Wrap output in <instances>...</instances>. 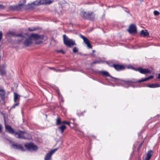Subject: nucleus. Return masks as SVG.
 Listing matches in <instances>:
<instances>
[{
	"label": "nucleus",
	"mask_w": 160,
	"mask_h": 160,
	"mask_svg": "<svg viewBox=\"0 0 160 160\" xmlns=\"http://www.w3.org/2000/svg\"><path fill=\"white\" fill-rule=\"evenodd\" d=\"M153 77V76H150L149 77L145 78L144 79H142L141 80H140L138 81L135 79L132 78L131 79L128 80H123L122 81L125 84L128 85V87H131L133 88L137 87L136 85H135V84L138 82H141L145 81L148 80L152 78Z\"/></svg>",
	"instance_id": "1"
},
{
	"label": "nucleus",
	"mask_w": 160,
	"mask_h": 160,
	"mask_svg": "<svg viewBox=\"0 0 160 160\" xmlns=\"http://www.w3.org/2000/svg\"><path fill=\"white\" fill-rule=\"evenodd\" d=\"M80 14L83 19L90 21H93L95 18V14L91 11L86 12L83 10L81 12Z\"/></svg>",
	"instance_id": "2"
},
{
	"label": "nucleus",
	"mask_w": 160,
	"mask_h": 160,
	"mask_svg": "<svg viewBox=\"0 0 160 160\" xmlns=\"http://www.w3.org/2000/svg\"><path fill=\"white\" fill-rule=\"evenodd\" d=\"M63 42L66 46L69 47H71L76 45L75 41L66 37V35H63Z\"/></svg>",
	"instance_id": "3"
},
{
	"label": "nucleus",
	"mask_w": 160,
	"mask_h": 160,
	"mask_svg": "<svg viewBox=\"0 0 160 160\" xmlns=\"http://www.w3.org/2000/svg\"><path fill=\"white\" fill-rule=\"evenodd\" d=\"M24 146L27 149L30 151H37L38 149V146L32 142L25 143Z\"/></svg>",
	"instance_id": "4"
},
{
	"label": "nucleus",
	"mask_w": 160,
	"mask_h": 160,
	"mask_svg": "<svg viewBox=\"0 0 160 160\" xmlns=\"http://www.w3.org/2000/svg\"><path fill=\"white\" fill-rule=\"evenodd\" d=\"M27 134V133L26 132L18 130V131L15 132L14 135L17 138L25 139L27 138L26 137Z\"/></svg>",
	"instance_id": "5"
},
{
	"label": "nucleus",
	"mask_w": 160,
	"mask_h": 160,
	"mask_svg": "<svg viewBox=\"0 0 160 160\" xmlns=\"http://www.w3.org/2000/svg\"><path fill=\"white\" fill-rule=\"evenodd\" d=\"M110 67L113 68L116 71H120L124 70L126 68L125 66L119 64H113L109 65Z\"/></svg>",
	"instance_id": "6"
},
{
	"label": "nucleus",
	"mask_w": 160,
	"mask_h": 160,
	"mask_svg": "<svg viewBox=\"0 0 160 160\" xmlns=\"http://www.w3.org/2000/svg\"><path fill=\"white\" fill-rule=\"evenodd\" d=\"M133 69L136 71H138L139 72L142 74L150 73H151V71L148 69L142 68L139 67L137 68H134Z\"/></svg>",
	"instance_id": "7"
},
{
	"label": "nucleus",
	"mask_w": 160,
	"mask_h": 160,
	"mask_svg": "<svg viewBox=\"0 0 160 160\" xmlns=\"http://www.w3.org/2000/svg\"><path fill=\"white\" fill-rule=\"evenodd\" d=\"M23 4H20L16 6H11L9 7V9L12 11H19L23 8Z\"/></svg>",
	"instance_id": "8"
},
{
	"label": "nucleus",
	"mask_w": 160,
	"mask_h": 160,
	"mask_svg": "<svg viewBox=\"0 0 160 160\" xmlns=\"http://www.w3.org/2000/svg\"><path fill=\"white\" fill-rule=\"evenodd\" d=\"M99 73H101L102 75L106 77L108 76L114 79V80H113V81L114 82L119 81V79L118 78H117L112 77L109 74L108 72L106 71H100L99 72Z\"/></svg>",
	"instance_id": "9"
},
{
	"label": "nucleus",
	"mask_w": 160,
	"mask_h": 160,
	"mask_svg": "<svg viewBox=\"0 0 160 160\" xmlns=\"http://www.w3.org/2000/svg\"><path fill=\"white\" fill-rule=\"evenodd\" d=\"M12 148L15 149L20 150L22 151H25V150L24 149L22 145L18 144V143H12Z\"/></svg>",
	"instance_id": "10"
},
{
	"label": "nucleus",
	"mask_w": 160,
	"mask_h": 160,
	"mask_svg": "<svg viewBox=\"0 0 160 160\" xmlns=\"http://www.w3.org/2000/svg\"><path fill=\"white\" fill-rule=\"evenodd\" d=\"M130 33H136L137 32V28L135 25L134 24H131L128 30Z\"/></svg>",
	"instance_id": "11"
},
{
	"label": "nucleus",
	"mask_w": 160,
	"mask_h": 160,
	"mask_svg": "<svg viewBox=\"0 0 160 160\" xmlns=\"http://www.w3.org/2000/svg\"><path fill=\"white\" fill-rule=\"evenodd\" d=\"M80 37L83 39L84 42L89 48L91 49L92 48V47L90 43V41L88 38L82 35H80Z\"/></svg>",
	"instance_id": "12"
},
{
	"label": "nucleus",
	"mask_w": 160,
	"mask_h": 160,
	"mask_svg": "<svg viewBox=\"0 0 160 160\" xmlns=\"http://www.w3.org/2000/svg\"><path fill=\"white\" fill-rule=\"evenodd\" d=\"M5 129L6 132L11 134H14L15 132L14 129L12 128L11 126L9 125H6Z\"/></svg>",
	"instance_id": "13"
},
{
	"label": "nucleus",
	"mask_w": 160,
	"mask_h": 160,
	"mask_svg": "<svg viewBox=\"0 0 160 160\" xmlns=\"http://www.w3.org/2000/svg\"><path fill=\"white\" fill-rule=\"evenodd\" d=\"M32 43V40L31 38L26 39L23 42V44L26 47L29 46Z\"/></svg>",
	"instance_id": "14"
},
{
	"label": "nucleus",
	"mask_w": 160,
	"mask_h": 160,
	"mask_svg": "<svg viewBox=\"0 0 160 160\" xmlns=\"http://www.w3.org/2000/svg\"><path fill=\"white\" fill-rule=\"evenodd\" d=\"M31 37L33 38V39L36 40L39 39H43L44 38L43 35H40L37 34H32L31 35Z\"/></svg>",
	"instance_id": "15"
},
{
	"label": "nucleus",
	"mask_w": 160,
	"mask_h": 160,
	"mask_svg": "<svg viewBox=\"0 0 160 160\" xmlns=\"http://www.w3.org/2000/svg\"><path fill=\"white\" fill-rule=\"evenodd\" d=\"M140 35L143 37H149V34L148 30L146 29L142 30L140 32Z\"/></svg>",
	"instance_id": "16"
},
{
	"label": "nucleus",
	"mask_w": 160,
	"mask_h": 160,
	"mask_svg": "<svg viewBox=\"0 0 160 160\" xmlns=\"http://www.w3.org/2000/svg\"><path fill=\"white\" fill-rule=\"evenodd\" d=\"M37 1L34 2L32 3L28 4L27 5V8L28 9H32L35 8V6H37Z\"/></svg>",
	"instance_id": "17"
},
{
	"label": "nucleus",
	"mask_w": 160,
	"mask_h": 160,
	"mask_svg": "<svg viewBox=\"0 0 160 160\" xmlns=\"http://www.w3.org/2000/svg\"><path fill=\"white\" fill-rule=\"evenodd\" d=\"M6 92L3 89H0V98L1 99L4 100L5 98Z\"/></svg>",
	"instance_id": "18"
},
{
	"label": "nucleus",
	"mask_w": 160,
	"mask_h": 160,
	"mask_svg": "<svg viewBox=\"0 0 160 160\" xmlns=\"http://www.w3.org/2000/svg\"><path fill=\"white\" fill-rule=\"evenodd\" d=\"M52 155L50 152L47 153L44 157V160H51Z\"/></svg>",
	"instance_id": "19"
},
{
	"label": "nucleus",
	"mask_w": 160,
	"mask_h": 160,
	"mask_svg": "<svg viewBox=\"0 0 160 160\" xmlns=\"http://www.w3.org/2000/svg\"><path fill=\"white\" fill-rule=\"evenodd\" d=\"M66 127L65 125H62L58 128V130L62 134L63 133L64 130L66 129Z\"/></svg>",
	"instance_id": "20"
},
{
	"label": "nucleus",
	"mask_w": 160,
	"mask_h": 160,
	"mask_svg": "<svg viewBox=\"0 0 160 160\" xmlns=\"http://www.w3.org/2000/svg\"><path fill=\"white\" fill-rule=\"evenodd\" d=\"M153 153V151L152 150H150L148 151L146 154V156L151 159Z\"/></svg>",
	"instance_id": "21"
},
{
	"label": "nucleus",
	"mask_w": 160,
	"mask_h": 160,
	"mask_svg": "<svg viewBox=\"0 0 160 160\" xmlns=\"http://www.w3.org/2000/svg\"><path fill=\"white\" fill-rule=\"evenodd\" d=\"M148 86L150 88H155L160 87V85L158 83L156 84H149L148 85Z\"/></svg>",
	"instance_id": "22"
},
{
	"label": "nucleus",
	"mask_w": 160,
	"mask_h": 160,
	"mask_svg": "<svg viewBox=\"0 0 160 160\" xmlns=\"http://www.w3.org/2000/svg\"><path fill=\"white\" fill-rule=\"evenodd\" d=\"M37 1V6H39L42 4H45V0H39V1Z\"/></svg>",
	"instance_id": "23"
},
{
	"label": "nucleus",
	"mask_w": 160,
	"mask_h": 160,
	"mask_svg": "<svg viewBox=\"0 0 160 160\" xmlns=\"http://www.w3.org/2000/svg\"><path fill=\"white\" fill-rule=\"evenodd\" d=\"M17 37H20V38L18 39V41L19 42H21L25 38V37L22 35L21 34H18L16 35Z\"/></svg>",
	"instance_id": "24"
},
{
	"label": "nucleus",
	"mask_w": 160,
	"mask_h": 160,
	"mask_svg": "<svg viewBox=\"0 0 160 160\" xmlns=\"http://www.w3.org/2000/svg\"><path fill=\"white\" fill-rule=\"evenodd\" d=\"M56 124L57 125H59L60 124H62V121H61V119L59 117H58L56 119Z\"/></svg>",
	"instance_id": "25"
},
{
	"label": "nucleus",
	"mask_w": 160,
	"mask_h": 160,
	"mask_svg": "<svg viewBox=\"0 0 160 160\" xmlns=\"http://www.w3.org/2000/svg\"><path fill=\"white\" fill-rule=\"evenodd\" d=\"M6 72L4 68L0 69V75L3 76L6 75Z\"/></svg>",
	"instance_id": "26"
},
{
	"label": "nucleus",
	"mask_w": 160,
	"mask_h": 160,
	"mask_svg": "<svg viewBox=\"0 0 160 160\" xmlns=\"http://www.w3.org/2000/svg\"><path fill=\"white\" fill-rule=\"evenodd\" d=\"M18 99H19V97L18 94L14 93V102H16Z\"/></svg>",
	"instance_id": "27"
},
{
	"label": "nucleus",
	"mask_w": 160,
	"mask_h": 160,
	"mask_svg": "<svg viewBox=\"0 0 160 160\" xmlns=\"http://www.w3.org/2000/svg\"><path fill=\"white\" fill-rule=\"evenodd\" d=\"M45 4H50L52 3L53 2V0H45Z\"/></svg>",
	"instance_id": "28"
},
{
	"label": "nucleus",
	"mask_w": 160,
	"mask_h": 160,
	"mask_svg": "<svg viewBox=\"0 0 160 160\" xmlns=\"http://www.w3.org/2000/svg\"><path fill=\"white\" fill-rule=\"evenodd\" d=\"M153 13L154 15L156 16H158L160 14V12H159L156 10H155L154 11Z\"/></svg>",
	"instance_id": "29"
},
{
	"label": "nucleus",
	"mask_w": 160,
	"mask_h": 160,
	"mask_svg": "<svg viewBox=\"0 0 160 160\" xmlns=\"http://www.w3.org/2000/svg\"><path fill=\"white\" fill-rule=\"evenodd\" d=\"M62 124H68L69 126H70V122H67L65 121H62Z\"/></svg>",
	"instance_id": "30"
},
{
	"label": "nucleus",
	"mask_w": 160,
	"mask_h": 160,
	"mask_svg": "<svg viewBox=\"0 0 160 160\" xmlns=\"http://www.w3.org/2000/svg\"><path fill=\"white\" fill-rule=\"evenodd\" d=\"M58 148H55L54 149L51 150V151H50V152L52 154H53L58 150Z\"/></svg>",
	"instance_id": "31"
},
{
	"label": "nucleus",
	"mask_w": 160,
	"mask_h": 160,
	"mask_svg": "<svg viewBox=\"0 0 160 160\" xmlns=\"http://www.w3.org/2000/svg\"><path fill=\"white\" fill-rule=\"evenodd\" d=\"M78 49L76 47H74L73 49V52L74 53H76V52H78Z\"/></svg>",
	"instance_id": "32"
},
{
	"label": "nucleus",
	"mask_w": 160,
	"mask_h": 160,
	"mask_svg": "<svg viewBox=\"0 0 160 160\" xmlns=\"http://www.w3.org/2000/svg\"><path fill=\"white\" fill-rule=\"evenodd\" d=\"M36 29V28H28V30L29 31H35Z\"/></svg>",
	"instance_id": "33"
},
{
	"label": "nucleus",
	"mask_w": 160,
	"mask_h": 160,
	"mask_svg": "<svg viewBox=\"0 0 160 160\" xmlns=\"http://www.w3.org/2000/svg\"><path fill=\"white\" fill-rule=\"evenodd\" d=\"M5 8V7L2 4H0V9H3Z\"/></svg>",
	"instance_id": "34"
},
{
	"label": "nucleus",
	"mask_w": 160,
	"mask_h": 160,
	"mask_svg": "<svg viewBox=\"0 0 160 160\" xmlns=\"http://www.w3.org/2000/svg\"><path fill=\"white\" fill-rule=\"evenodd\" d=\"M99 61H94V62H92L91 65H92L93 64H95L96 63H99Z\"/></svg>",
	"instance_id": "35"
},
{
	"label": "nucleus",
	"mask_w": 160,
	"mask_h": 160,
	"mask_svg": "<svg viewBox=\"0 0 160 160\" xmlns=\"http://www.w3.org/2000/svg\"><path fill=\"white\" fill-rule=\"evenodd\" d=\"M48 68L54 71H57V70L54 67H48Z\"/></svg>",
	"instance_id": "36"
},
{
	"label": "nucleus",
	"mask_w": 160,
	"mask_h": 160,
	"mask_svg": "<svg viewBox=\"0 0 160 160\" xmlns=\"http://www.w3.org/2000/svg\"><path fill=\"white\" fill-rule=\"evenodd\" d=\"M3 129V126L2 125L0 124V133L2 132Z\"/></svg>",
	"instance_id": "37"
},
{
	"label": "nucleus",
	"mask_w": 160,
	"mask_h": 160,
	"mask_svg": "<svg viewBox=\"0 0 160 160\" xmlns=\"http://www.w3.org/2000/svg\"><path fill=\"white\" fill-rule=\"evenodd\" d=\"M150 159L146 156L145 158H143V160H149Z\"/></svg>",
	"instance_id": "38"
},
{
	"label": "nucleus",
	"mask_w": 160,
	"mask_h": 160,
	"mask_svg": "<svg viewBox=\"0 0 160 160\" xmlns=\"http://www.w3.org/2000/svg\"><path fill=\"white\" fill-rule=\"evenodd\" d=\"M58 52H61L63 54L64 53V52L62 50H59L58 51Z\"/></svg>",
	"instance_id": "39"
},
{
	"label": "nucleus",
	"mask_w": 160,
	"mask_h": 160,
	"mask_svg": "<svg viewBox=\"0 0 160 160\" xmlns=\"http://www.w3.org/2000/svg\"><path fill=\"white\" fill-rule=\"evenodd\" d=\"M143 142H142L139 145V148H140L142 145V144H143Z\"/></svg>",
	"instance_id": "40"
},
{
	"label": "nucleus",
	"mask_w": 160,
	"mask_h": 160,
	"mask_svg": "<svg viewBox=\"0 0 160 160\" xmlns=\"http://www.w3.org/2000/svg\"><path fill=\"white\" fill-rule=\"evenodd\" d=\"M19 104V102H18V103H16V104H15V106H18V105Z\"/></svg>",
	"instance_id": "41"
},
{
	"label": "nucleus",
	"mask_w": 160,
	"mask_h": 160,
	"mask_svg": "<svg viewBox=\"0 0 160 160\" xmlns=\"http://www.w3.org/2000/svg\"><path fill=\"white\" fill-rule=\"evenodd\" d=\"M15 107H16V106H15V105L14 104L13 106L11 108H15Z\"/></svg>",
	"instance_id": "42"
},
{
	"label": "nucleus",
	"mask_w": 160,
	"mask_h": 160,
	"mask_svg": "<svg viewBox=\"0 0 160 160\" xmlns=\"http://www.w3.org/2000/svg\"><path fill=\"white\" fill-rule=\"evenodd\" d=\"M15 107H16V106H15V105L14 104L13 106L11 108H15Z\"/></svg>",
	"instance_id": "43"
},
{
	"label": "nucleus",
	"mask_w": 160,
	"mask_h": 160,
	"mask_svg": "<svg viewBox=\"0 0 160 160\" xmlns=\"http://www.w3.org/2000/svg\"><path fill=\"white\" fill-rule=\"evenodd\" d=\"M26 2V0H24L23 1V4L25 3Z\"/></svg>",
	"instance_id": "44"
},
{
	"label": "nucleus",
	"mask_w": 160,
	"mask_h": 160,
	"mask_svg": "<svg viewBox=\"0 0 160 160\" xmlns=\"http://www.w3.org/2000/svg\"><path fill=\"white\" fill-rule=\"evenodd\" d=\"M42 42V41H39V42L38 43V42H36V44H39V43H41Z\"/></svg>",
	"instance_id": "45"
},
{
	"label": "nucleus",
	"mask_w": 160,
	"mask_h": 160,
	"mask_svg": "<svg viewBox=\"0 0 160 160\" xmlns=\"http://www.w3.org/2000/svg\"><path fill=\"white\" fill-rule=\"evenodd\" d=\"M158 79H160V73L158 75Z\"/></svg>",
	"instance_id": "46"
},
{
	"label": "nucleus",
	"mask_w": 160,
	"mask_h": 160,
	"mask_svg": "<svg viewBox=\"0 0 160 160\" xmlns=\"http://www.w3.org/2000/svg\"><path fill=\"white\" fill-rule=\"evenodd\" d=\"M95 52V50H92V52L93 53H94Z\"/></svg>",
	"instance_id": "47"
},
{
	"label": "nucleus",
	"mask_w": 160,
	"mask_h": 160,
	"mask_svg": "<svg viewBox=\"0 0 160 160\" xmlns=\"http://www.w3.org/2000/svg\"><path fill=\"white\" fill-rule=\"evenodd\" d=\"M62 102H64V100H63V99H62Z\"/></svg>",
	"instance_id": "48"
},
{
	"label": "nucleus",
	"mask_w": 160,
	"mask_h": 160,
	"mask_svg": "<svg viewBox=\"0 0 160 160\" xmlns=\"http://www.w3.org/2000/svg\"><path fill=\"white\" fill-rule=\"evenodd\" d=\"M158 117L160 118V115H159Z\"/></svg>",
	"instance_id": "49"
}]
</instances>
